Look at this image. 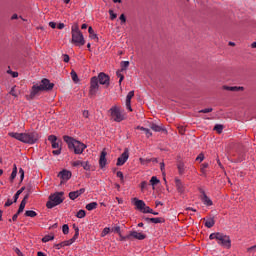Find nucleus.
<instances>
[{"label": "nucleus", "mask_w": 256, "mask_h": 256, "mask_svg": "<svg viewBox=\"0 0 256 256\" xmlns=\"http://www.w3.org/2000/svg\"><path fill=\"white\" fill-rule=\"evenodd\" d=\"M120 237V241H127V239H129L131 236H123V234H121V236H119Z\"/></svg>", "instance_id": "69168bd1"}, {"label": "nucleus", "mask_w": 256, "mask_h": 256, "mask_svg": "<svg viewBox=\"0 0 256 256\" xmlns=\"http://www.w3.org/2000/svg\"><path fill=\"white\" fill-rule=\"evenodd\" d=\"M71 44L75 45V47H83L85 45V37L83 36V32L79 29V24L75 23L71 27Z\"/></svg>", "instance_id": "7ed1b4c3"}, {"label": "nucleus", "mask_w": 256, "mask_h": 256, "mask_svg": "<svg viewBox=\"0 0 256 256\" xmlns=\"http://www.w3.org/2000/svg\"><path fill=\"white\" fill-rule=\"evenodd\" d=\"M109 15H110L111 21H114V19H117V14H115L113 10H109Z\"/></svg>", "instance_id": "09e8293b"}, {"label": "nucleus", "mask_w": 256, "mask_h": 256, "mask_svg": "<svg viewBox=\"0 0 256 256\" xmlns=\"http://www.w3.org/2000/svg\"><path fill=\"white\" fill-rule=\"evenodd\" d=\"M9 137L21 141V143H26L28 145H35L36 141H39V134L37 132H28V133H17L10 132L8 133Z\"/></svg>", "instance_id": "f257e3e1"}, {"label": "nucleus", "mask_w": 256, "mask_h": 256, "mask_svg": "<svg viewBox=\"0 0 256 256\" xmlns=\"http://www.w3.org/2000/svg\"><path fill=\"white\" fill-rule=\"evenodd\" d=\"M97 202H91L89 204L86 205V209L87 211H93L94 209H97Z\"/></svg>", "instance_id": "7c9ffc66"}, {"label": "nucleus", "mask_w": 256, "mask_h": 256, "mask_svg": "<svg viewBox=\"0 0 256 256\" xmlns=\"http://www.w3.org/2000/svg\"><path fill=\"white\" fill-rule=\"evenodd\" d=\"M85 193V188H81L79 190L73 191L69 193V197L72 201H75L78 197H81Z\"/></svg>", "instance_id": "dca6fc26"}, {"label": "nucleus", "mask_w": 256, "mask_h": 256, "mask_svg": "<svg viewBox=\"0 0 256 256\" xmlns=\"http://www.w3.org/2000/svg\"><path fill=\"white\" fill-rule=\"evenodd\" d=\"M209 167L208 163H203L201 165L200 171L202 173V175H204V177H207V168Z\"/></svg>", "instance_id": "c756f323"}, {"label": "nucleus", "mask_w": 256, "mask_h": 256, "mask_svg": "<svg viewBox=\"0 0 256 256\" xmlns=\"http://www.w3.org/2000/svg\"><path fill=\"white\" fill-rule=\"evenodd\" d=\"M83 165V161L81 160H75L71 162L72 167H81Z\"/></svg>", "instance_id": "c9c22d12"}, {"label": "nucleus", "mask_w": 256, "mask_h": 256, "mask_svg": "<svg viewBox=\"0 0 256 256\" xmlns=\"http://www.w3.org/2000/svg\"><path fill=\"white\" fill-rule=\"evenodd\" d=\"M161 183V180L157 178V176H152L150 179V185H152L153 189H155L156 185H159Z\"/></svg>", "instance_id": "a878e982"}, {"label": "nucleus", "mask_w": 256, "mask_h": 256, "mask_svg": "<svg viewBox=\"0 0 256 256\" xmlns=\"http://www.w3.org/2000/svg\"><path fill=\"white\" fill-rule=\"evenodd\" d=\"M53 239H55V235L53 234L45 235L42 238V243H49V241H53Z\"/></svg>", "instance_id": "bb28decb"}, {"label": "nucleus", "mask_w": 256, "mask_h": 256, "mask_svg": "<svg viewBox=\"0 0 256 256\" xmlns=\"http://www.w3.org/2000/svg\"><path fill=\"white\" fill-rule=\"evenodd\" d=\"M19 174H20L21 181H23V179H25V170H23V168H20Z\"/></svg>", "instance_id": "3c124183"}, {"label": "nucleus", "mask_w": 256, "mask_h": 256, "mask_svg": "<svg viewBox=\"0 0 256 256\" xmlns=\"http://www.w3.org/2000/svg\"><path fill=\"white\" fill-rule=\"evenodd\" d=\"M209 239L211 241L216 239V241H218V245H222V247H226V249H231V238L221 232L210 234Z\"/></svg>", "instance_id": "20e7f679"}, {"label": "nucleus", "mask_w": 256, "mask_h": 256, "mask_svg": "<svg viewBox=\"0 0 256 256\" xmlns=\"http://www.w3.org/2000/svg\"><path fill=\"white\" fill-rule=\"evenodd\" d=\"M202 195V203H204V205H206L207 207H211V205H213V201L207 197L205 191H202Z\"/></svg>", "instance_id": "aec40b11"}, {"label": "nucleus", "mask_w": 256, "mask_h": 256, "mask_svg": "<svg viewBox=\"0 0 256 256\" xmlns=\"http://www.w3.org/2000/svg\"><path fill=\"white\" fill-rule=\"evenodd\" d=\"M144 133L146 134V137L149 139V137H151L153 135V133H151V130H149V128H146V130H144Z\"/></svg>", "instance_id": "13d9d810"}, {"label": "nucleus", "mask_w": 256, "mask_h": 256, "mask_svg": "<svg viewBox=\"0 0 256 256\" xmlns=\"http://www.w3.org/2000/svg\"><path fill=\"white\" fill-rule=\"evenodd\" d=\"M71 77H72V81H75V83L79 81V77L77 76L76 72H71Z\"/></svg>", "instance_id": "de8ad7c7"}, {"label": "nucleus", "mask_w": 256, "mask_h": 256, "mask_svg": "<svg viewBox=\"0 0 256 256\" xmlns=\"http://www.w3.org/2000/svg\"><path fill=\"white\" fill-rule=\"evenodd\" d=\"M177 169H178L179 175H184L185 174V163L179 162L177 164Z\"/></svg>", "instance_id": "393cba45"}, {"label": "nucleus", "mask_w": 256, "mask_h": 256, "mask_svg": "<svg viewBox=\"0 0 256 256\" xmlns=\"http://www.w3.org/2000/svg\"><path fill=\"white\" fill-rule=\"evenodd\" d=\"M116 75H117L118 78H120L119 79V85H121V83H123V79H125V76L121 73V70H118L116 72Z\"/></svg>", "instance_id": "e433bc0d"}, {"label": "nucleus", "mask_w": 256, "mask_h": 256, "mask_svg": "<svg viewBox=\"0 0 256 256\" xmlns=\"http://www.w3.org/2000/svg\"><path fill=\"white\" fill-rule=\"evenodd\" d=\"M62 233H63L64 235H69V225L64 224V225L62 226Z\"/></svg>", "instance_id": "79ce46f5"}, {"label": "nucleus", "mask_w": 256, "mask_h": 256, "mask_svg": "<svg viewBox=\"0 0 256 256\" xmlns=\"http://www.w3.org/2000/svg\"><path fill=\"white\" fill-rule=\"evenodd\" d=\"M15 253L18 255V256H24L23 255V252H21V250L19 248H15L14 249Z\"/></svg>", "instance_id": "0e129e2a"}, {"label": "nucleus", "mask_w": 256, "mask_h": 256, "mask_svg": "<svg viewBox=\"0 0 256 256\" xmlns=\"http://www.w3.org/2000/svg\"><path fill=\"white\" fill-rule=\"evenodd\" d=\"M84 171H95V168L93 165H91V162L89 161H82V166H81Z\"/></svg>", "instance_id": "412c9836"}, {"label": "nucleus", "mask_w": 256, "mask_h": 256, "mask_svg": "<svg viewBox=\"0 0 256 256\" xmlns=\"http://www.w3.org/2000/svg\"><path fill=\"white\" fill-rule=\"evenodd\" d=\"M151 129H152V131H155L156 133H159V131H162L161 126H159L157 124H152Z\"/></svg>", "instance_id": "58836bf2"}, {"label": "nucleus", "mask_w": 256, "mask_h": 256, "mask_svg": "<svg viewBox=\"0 0 256 256\" xmlns=\"http://www.w3.org/2000/svg\"><path fill=\"white\" fill-rule=\"evenodd\" d=\"M112 231H114V233H117L119 237H121V226H115L114 228H112Z\"/></svg>", "instance_id": "49530a36"}, {"label": "nucleus", "mask_w": 256, "mask_h": 256, "mask_svg": "<svg viewBox=\"0 0 256 256\" xmlns=\"http://www.w3.org/2000/svg\"><path fill=\"white\" fill-rule=\"evenodd\" d=\"M205 160V155L203 153H200L197 158H196V161H200L203 162Z\"/></svg>", "instance_id": "8fccbe9b"}, {"label": "nucleus", "mask_w": 256, "mask_h": 256, "mask_svg": "<svg viewBox=\"0 0 256 256\" xmlns=\"http://www.w3.org/2000/svg\"><path fill=\"white\" fill-rule=\"evenodd\" d=\"M69 60H70L69 55H68V54H64V55H63V61H64V63H69Z\"/></svg>", "instance_id": "680f3d73"}, {"label": "nucleus", "mask_w": 256, "mask_h": 256, "mask_svg": "<svg viewBox=\"0 0 256 256\" xmlns=\"http://www.w3.org/2000/svg\"><path fill=\"white\" fill-rule=\"evenodd\" d=\"M126 108L128 109V111H133V108H131V102L126 101Z\"/></svg>", "instance_id": "774afa93"}, {"label": "nucleus", "mask_w": 256, "mask_h": 256, "mask_svg": "<svg viewBox=\"0 0 256 256\" xmlns=\"http://www.w3.org/2000/svg\"><path fill=\"white\" fill-rule=\"evenodd\" d=\"M27 199H29V195H26L20 203L18 213H23L25 211V205H27Z\"/></svg>", "instance_id": "5701e85b"}, {"label": "nucleus", "mask_w": 256, "mask_h": 256, "mask_svg": "<svg viewBox=\"0 0 256 256\" xmlns=\"http://www.w3.org/2000/svg\"><path fill=\"white\" fill-rule=\"evenodd\" d=\"M129 237H133V239H138V241H143V239L147 238V235L141 232L132 231L130 232Z\"/></svg>", "instance_id": "f3484780"}, {"label": "nucleus", "mask_w": 256, "mask_h": 256, "mask_svg": "<svg viewBox=\"0 0 256 256\" xmlns=\"http://www.w3.org/2000/svg\"><path fill=\"white\" fill-rule=\"evenodd\" d=\"M65 243H67V240H66V241H63V242H61V243H59V244H56L55 247H56L57 249H61V247H69V244H65Z\"/></svg>", "instance_id": "a18cd8bd"}, {"label": "nucleus", "mask_w": 256, "mask_h": 256, "mask_svg": "<svg viewBox=\"0 0 256 256\" xmlns=\"http://www.w3.org/2000/svg\"><path fill=\"white\" fill-rule=\"evenodd\" d=\"M58 177L61 179V181H69V179L73 177V173L67 169H64L58 173Z\"/></svg>", "instance_id": "f8f14e48"}, {"label": "nucleus", "mask_w": 256, "mask_h": 256, "mask_svg": "<svg viewBox=\"0 0 256 256\" xmlns=\"http://www.w3.org/2000/svg\"><path fill=\"white\" fill-rule=\"evenodd\" d=\"M49 27H51V29H56L57 28V23L49 22Z\"/></svg>", "instance_id": "338daca9"}, {"label": "nucleus", "mask_w": 256, "mask_h": 256, "mask_svg": "<svg viewBox=\"0 0 256 256\" xmlns=\"http://www.w3.org/2000/svg\"><path fill=\"white\" fill-rule=\"evenodd\" d=\"M74 229H75V234L70 240H67V242L65 243L66 245H73V243L77 241V239H79V227H76Z\"/></svg>", "instance_id": "6ab92c4d"}, {"label": "nucleus", "mask_w": 256, "mask_h": 256, "mask_svg": "<svg viewBox=\"0 0 256 256\" xmlns=\"http://www.w3.org/2000/svg\"><path fill=\"white\" fill-rule=\"evenodd\" d=\"M15 87L16 86L12 87L10 92H9L12 95V97H17V92H15Z\"/></svg>", "instance_id": "bf43d9fd"}, {"label": "nucleus", "mask_w": 256, "mask_h": 256, "mask_svg": "<svg viewBox=\"0 0 256 256\" xmlns=\"http://www.w3.org/2000/svg\"><path fill=\"white\" fill-rule=\"evenodd\" d=\"M15 177H17V164L13 165V170L10 176V181H14Z\"/></svg>", "instance_id": "2f4dec72"}, {"label": "nucleus", "mask_w": 256, "mask_h": 256, "mask_svg": "<svg viewBox=\"0 0 256 256\" xmlns=\"http://www.w3.org/2000/svg\"><path fill=\"white\" fill-rule=\"evenodd\" d=\"M120 21H121L122 24L127 23V18L125 17V14L120 15Z\"/></svg>", "instance_id": "4d7b16f0"}, {"label": "nucleus", "mask_w": 256, "mask_h": 256, "mask_svg": "<svg viewBox=\"0 0 256 256\" xmlns=\"http://www.w3.org/2000/svg\"><path fill=\"white\" fill-rule=\"evenodd\" d=\"M109 113L112 121H115L116 123L125 121V113H123V110H121L119 106H112L109 110Z\"/></svg>", "instance_id": "0eeeda50"}, {"label": "nucleus", "mask_w": 256, "mask_h": 256, "mask_svg": "<svg viewBox=\"0 0 256 256\" xmlns=\"http://www.w3.org/2000/svg\"><path fill=\"white\" fill-rule=\"evenodd\" d=\"M214 131H217V133H219V134L223 133V125L217 124V125L214 127Z\"/></svg>", "instance_id": "37998d69"}, {"label": "nucleus", "mask_w": 256, "mask_h": 256, "mask_svg": "<svg viewBox=\"0 0 256 256\" xmlns=\"http://www.w3.org/2000/svg\"><path fill=\"white\" fill-rule=\"evenodd\" d=\"M214 225H215V219L213 218H209L205 222V227H207L208 229H211V227H213Z\"/></svg>", "instance_id": "c85d7f7f"}, {"label": "nucleus", "mask_w": 256, "mask_h": 256, "mask_svg": "<svg viewBox=\"0 0 256 256\" xmlns=\"http://www.w3.org/2000/svg\"><path fill=\"white\" fill-rule=\"evenodd\" d=\"M19 215H21V213L17 212L16 214H14L12 216V219H9V222L11 223V221H17V219L19 218Z\"/></svg>", "instance_id": "864d4df0"}, {"label": "nucleus", "mask_w": 256, "mask_h": 256, "mask_svg": "<svg viewBox=\"0 0 256 256\" xmlns=\"http://www.w3.org/2000/svg\"><path fill=\"white\" fill-rule=\"evenodd\" d=\"M116 177H118L120 179L121 183H125V176L123 175V172L118 171L116 173Z\"/></svg>", "instance_id": "ea45409f"}, {"label": "nucleus", "mask_w": 256, "mask_h": 256, "mask_svg": "<svg viewBox=\"0 0 256 256\" xmlns=\"http://www.w3.org/2000/svg\"><path fill=\"white\" fill-rule=\"evenodd\" d=\"M24 188H21L20 190H18L16 192V194L14 195V203H17V199H19V195H21L23 193Z\"/></svg>", "instance_id": "c03bdc74"}, {"label": "nucleus", "mask_w": 256, "mask_h": 256, "mask_svg": "<svg viewBox=\"0 0 256 256\" xmlns=\"http://www.w3.org/2000/svg\"><path fill=\"white\" fill-rule=\"evenodd\" d=\"M43 91V88L39 84H35L32 86L31 91H30V99H35L37 97L38 93H41Z\"/></svg>", "instance_id": "4468645a"}, {"label": "nucleus", "mask_w": 256, "mask_h": 256, "mask_svg": "<svg viewBox=\"0 0 256 256\" xmlns=\"http://www.w3.org/2000/svg\"><path fill=\"white\" fill-rule=\"evenodd\" d=\"M146 221H150V223H165V218H146Z\"/></svg>", "instance_id": "b1692460"}, {"label": "nucleus", "mask_w": 256, "mask_h": 256, "mask_svg": "<svg viewBox=\"0 0 256 256\" xmlns=\"http://www.w3.org/2000/svg\"><path fill=\"white\" fill-rule=\"evenodd\" d=\"M82 115H83V117H84L85 119H89V112H88V110H84V111L82 112Z\"/></svg>", "instance_id": "e2e57ef3"}, {"label": "nucleus", "mask_w": 256, "mask_h": 256, "mask_svg": "<svg viewBox=\"0 0 256 256\" xmlns=\"http://www.w3.org/2000/svg\"><path fill=\"white\" fill-rule=\"evenodd\" d=\"M224 89L226 91H243V87H237V86H224Z\"/></svg>", "instance_id": "cd10ccee"}, {"label": "nucleus", "mask_w": 256, "mask_h": 256, "mask_svg": "<svg viewBox=\"0 0 256 256\" xmlns=\"http://www.w3.org/2000/svg\"><path fill=\"white\" fill-rule=\"evenodd\" d=\"M110 233H111V228L105 227V228L102 230L100 236H101V237H107V235H109Z\"/></svg>", "instance_id": "473e14b6"}, {"label": "nucleus", "mask_w": 256, "mask_h": 256, "mask_svg": "<svg viewBox=\"0 0 256 256\" xmlns=\"http://www.w3.org/2000/svg\"><path fill=\"white\" fill-rule=\"evenodd\" d=\"M11 205H13V200H11V199H8L6 201V203L4 204L5 207H11Z\"/></svg>", "instance_id": "052dcab7"}, {"label": "nucleus", "mask_w": 256, "mask_h": 256, "mask_svg": "<svg viewBox=\"0 0 256 256\" xmlns=\"http://www.w3.org/2000/svg\"><path fill=\"white\" fill-rule=\"evenodd\" d=\"M178 131L180 135H185V127L184 126H178Z\"/></svg>", "instance_id": "6e6d98bb"}, {"label": "nucleus", "mask_w": 256, "mask_h": 256, "mask_svg": "<svg viewBox=\"0 0 256 256\" xmlns=\"http://www.w3.org/2000/svg\"><path fill=\"white\" fill-rule=\"evenodd\" d=\"M213 111V108H205L199 111V113H211Z\"/></svg>", "instance_id": "5fc2aeb1"}, {"label": "nucleus", "mask_w": 256, "mask_h": 256, "mask_svg": "<svg viewBox=\"0 0 256 256\" xmlns=\"http://www.w3.org/2000/svg\"><path fill=\"white\" fill-rule=\"evenodd\" d=\"M63 192H55L49 196V201L46 203L47 209H53L57 205H61L65 198H63Z\"/></svg>", "instance_id": "423d86ee"}, {"label": "nucleus", "mask_w": 256, "mask_h": 256, "mask_svg": "<svg viewBox=\"0 0 256 256\" xmlns=\"http://www.w3.org/2000/svg\"><path fill=\"white\" fill-rule=\"evenodd\" d=\"M40 87H42L43 91H53V87H55L54 83L47 78H43L40 83Z\"/></svg>", "instance_id": "9b49d317"}, {"label": "nucleus", "mask_w": 256, "mask_h": 256, "mask_svg": "<svg viewBox=\"0 0 256 256\" xmlns=\"http://www.w3.org/2000/svg\"><path fill=\"white\" fill-rule=\"evenodd\" d=\"M127 67H129V61H122L121 62V71H126Z\"/></svg>", "instance_id": "a19ab883"}, {"label": "nucleus", "mask_w": 256, "mask_h": 256, "mask_svg": "<svg viewBox=\"0 0 256 256\" xmlns=\"http://www.w3.org/2000/svg\"><path fill=\"white\" fill-rule=\"evenodd\" d=\"M175 185L178 193H184L185 192V186L183 185V182L179 178L175 179Z\"/></svg>", "instance_id": "a211bd4d"}, {"label": "nucleus", "mask_w": 256, "mask_h": 256, "mask_svg": "<svg viewBox=\"0 0 256 256\" xmlns=\"http://www.w3.org/2000/svg\"><path fill=\"white\" fill-rule=\"evenodd\" d=\"M89 37L96 41V43H99V36H97V33L93 30V27L88 28Z\"/></svg>", "instance_id": "4be33fe9"}, {"label": "nucleus", "mask_w": 256, "mask_h": 256, "mask_svg": "<svg viewBox=\"0 0 256 256\" xmlns=\"http://www.w3.org/2000/svg\"><path fill=\"white\" fill-rule=\"evenodd\" d=\"M63 139L65 143H67L68 149L74 151L75 155H82L83 151L87 149V145L74 139L71 136H64Z\"/></svg>", "instance_id": "f03ea898"}, {"label": "nucleus", "mask_w": 256, "mask_h": 256, "mask_svg": "<svg viewBox=\"0 0 256 256\" xmlns=\"http://www.w3.org/2000/svg\"><path fill=\"white\" fill-rule=\"evenodd\" d=\"M135 97V91H130L126 96V102H131V100Z\"/></svg>", "instance_id": "f704fd0d"}, {"label": "nucleus", "mask_w": 256, "mask_h": 256, "mask_svg": "<svg viewBox=\"0 0 256 256\" xmlns=\"http://www.w3.org/2000/svg\"><path fill=\"white\" fill-rule=\"evenodd\" d=\"M86 215H87V212H85V210H79L76 214V217L78 219H83L85 218Z\"/></svg>", "instance_id": "72a5a7b5"}, {"label": "nucleus", "mask_w": 256, "mask_h": 256, "mask_svg": "<svg viewBox=\"0 0 256 256\" xmlns=\"http://www.w3.org/2000/svg\"><path fill=\"white\" fill-rule=\"evenodd\" d=\"M37 215V212L33 211V210H28L25 212V216L26 217H35Z\"/></svg>", "instance_id": "4c0bfd02"}, {"label": "nucleus", "mask_w": 256, "mask_h": 256, "mask_svg": "<svg viewBox=\"0 0 256 256\" xmlns=\"http://www.w3.org/2000/svg\"><path fill=\"white\" fill-rule=\"evenodd\" d=\"M48 141H50V143L52 145V149H56V150L52 151L53 155H61V146H60L59 142L57 141V136L50 135L48 137Z\"/></svg>", "instance_id": "1a4fd4ad"}, {"label": "nucleus", "mask_w": 256, "mask_h": 256, "mask_svg": "<svg viewBox=\"0 0 256 256\" xmlns=\"http://www.w3.org/2000/svg\"><path fill=\"white\" fill-rule=\"evenodd\" d=\"M97 91H99V80L97 79V76H94L90 80L89 96L95 97Z\"/></svg>", "instance_id": "6e6552de"}, {"label": "nucleus", "mask_w": 256, "mask_h": 256, "mask_svg": "<svg viewBox=\"0 0 256 256\" xmlns=\"http://www.w3.org/2000/svg\"><path fill=\"white\" fill-rule=\"evenodd\" d=\"M141 191H145L147 189V181H142L140 184Z\"/></svg>", "instance_id": "603ef678"}, {"label": "nucleus", "mask_w": 256, "mask_h": 256, "mask_svg": "<svg viewBox=\"0 0 256 256\" xmlns=\"http://www.w3.org/2000/svg\"><path fill=\"white\" fill-rule=\"evenodd\" d=\"M129 160V149L125 148L124 152L118 157L116 165L117 167H122L124 163H127Z\"/></svg>", "instance_id": "9d476101"}, {"label": "nucleus", "mask_w": 256, "mask_h": 256, "mask_svg": "<svg viewBox=\"0 0 256 256\" xmlns=\"http://www.w3.org/2000/svg\"><path fill=\"white\" fill-rule=\"evenodd\" d=\"M131 201L136 207L137 211H140L141 213H151L152 215H159V212L153 211V209L145 204V201L139 200L138 198H132Z\"/></svg>", "instance_id": "39448f33"}, {"label": "nucleus", "mask_w": 256, "mask_h": 256, "mask_svg": "<svg viewBox=\"0 0 256 256\" xmlns=\"http://www.w3.org/2000/svg\"><path fill=\"white\" fill-rule=\"evenodd\" d=\"M99 165L100 169H104V167L107 165V151L105 150H103L100 154Z\"/></svg>", "instance_id": "2eb2a0df"}, {"label": "nucleus", "mask_w": 256, "mask_h": 256, "mask_svg": "<svg viewBox=\"0 0 256 256\" xmlns=\"http://www.w3.org/2000/svg\"><path fill=\"white\" fill-rule=\"evenodd\" d=\"M98 83L100 85H106V87H109V75L101 72L97 77Z\"/></svg>", "instance_id": "ddd939ff"}]
</instances>
